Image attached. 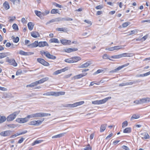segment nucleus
<instances>
[{"mask_svg":"<svg viewBox=\"0 0 150 150\" xmlns=\"http://www.w3.org/2000/svg\"><path fill=\"white\" fill-rule=\"evenodd\" d=\"M61 73L62 72L61 69L58 70L54 72L53 74L54 75H57Z\"/></svg>","mask_w":150,"mask_h":150,"instance_id":"55","label":"nucleus"},{"mask_svg":"<svg viewBox=\"0 0 150 150\" xmlns=\"http://www.w3.org/2000/svg\"><path fill=\"white\" fill-rule=\"evenodd\" d=\"M87 74V73H84L83 74H80L77 75H76L74 76V78L75 79H77L83 77V76H85Z\"/></svg>","mask_w":150,"mask_h":150,"instance_id":"15","label":"nucleus"},{"mask_svg":"<svg viewBox=\"0 0 150 150\" xmlns=\"http://www.w3.org/2000/svg\"><path fill=\"white\" fill-rule=\"evenodd\" d=\"M73 63L76 62L81 60V57H74L72 58Z\"/></svg>","mask_w":150,"mask_h":150,"instance_id":"20","label":"nucleus"},{"mask_svg":"<svg viewBox=\"0 0 150 150\" xmlns=\"http://www.w3.org/2000/svg\"><path fill=\"white\" fill-rule=\"evenodd\" d=\"M106 126L107 125L106 124L102 125L100 128V132H103L105 130Z\"/></svg>","mask_w":150,"mask_h":150,"instance_id":"28","label":"nucleus"},{"mask_svg":"<svg viewBox=\"0 0 150 150\" xmlns=\"http://www.w3.org/2000/svg\"><path fill=\"white\" fill-rule=\"evenodd\" d=\"M91 64V63L90 61H88L85 63L78 66L79 68H86L88 67Z\"/></svg>","mask_w":150,"mask_h":150,"instance_id":"12","label":"nucleus"},{"mask_svg":"<svg viewBox=\"0 0 150 150\" xmlns=\"http://www.w3.org/2000/svg\"><path fill=\"white\" fill-rule=\"evenodd\" d=\"M48 52V51L45 52L43 50H42L40 51V53L42 55H44L46 57V55L47 54Z\"/></svg>","mask_w":150,"mask_h":150,"instance_id":"57","label":"nucleus"},{"mask_svg":"<svg viewBox=\"0 0 150 150\" xmlns=\"http://www.w3.org/2000/svg\"><path fill=\"white\" fill-rule=\"evenodd\" d=\"M26 117L27 120H28V121L29 120V119L30 118H34V114H33L30 115H27Z\"/></svg>","mask_w":150,"mask_h":150,"instance_id":"47","label":"nucleus"},{"mask_svg":"<svg viewBox=\"0 0 150 150\" xmlns=\"http://www.w3.org/2000/svg\"><path fill=\"white\" fill-rule=\"evenodd\" d=\"M16 121L20 123H24L28 122V120H27L26 117L24 118H19L16 119Z\"/></svg>","mask_w":150,"mask_h":150,"instance_id":"7","label":"nucleus"},{"mask_svg":"<svg viewBox=\"0 0 150 150\" xmlns=\"http://www.w3.org/2000/svg\"><path fill=\"white\" fill-rule=\"evenodd\" d=\"M50 43L54 42L56 43H59V41L58 39L56 38H53L51 39L49 41Z\"/></svg>","mask_w":150,"mask_h":150,"instance_id":"29","label":"nucleus"},{"mask_svg":"<svg viewBox=\"0 0 150 150\" xmlns=\"http://www.w3.org/2000/svg\"><path fill=\"white\" fill-rule=\"evenodd\" d=\"M141 135L142 137V139H148L149 138V136L147 133H145V134H141Z\"/></svg>","mask_w":150,"mask_h":150,"instance_id":"26","label":"nucleus"},{"mask_svg":"<svg viewBox=\"0 0 150 150\" xmlns=\"http://www.w3.org/2000/svg\"><path fill=\"white\" fill-rule=\"evenodd\" d=\"M27 46L30 48L37 47L38 46V41H35L33 43L28 45Z\"/></svg>","mask_w":150,"mask_h":150,"instance_id":"9","label":"nucleus"},{"mask_svg":"<svg viewBox=\"0 0 150 150\" xmlns=\"http://www.w3.org/2000/svg\"><path fill=\"white\" fill-rule=\"evenodd\" d=\"M140 101L141 104L146 103V98L140 99Z\"/></svg>","mask_w":150,"mask_h":150,"instance_id":"53","label":"nucleus"},{"mask_svg":"<svg viewBox=\"0 0 150 150\" xmlns=\"http://www.w3.org/2000/svg\"><path fill=\"white\" fill-rule=\"evenodd\" d=\"M137 29H135L132 30H131L129 32L130 33L129 35H131L133 34H136L137 33Z\"/></svg>","mask_w":150,"mask_h":150,"instance_id":"41","label":"nucleus"},{"mask_svg":"<svg viewBox=\"0 0 150 150\" xmlns=\"http://www.w3.org/2000/svg\"><path fill=\"white\" fill-rule=\"evenodd\" d=\"M67 28H57L56 29V30L58 31L67 32Z\"/></svg>","mask_w":150,"mask_h":150,"instance_id":"27","label":"nucleus"},{"mask_svg":"<svg viewBox=\"0 0 150 150\" xmlns=\"http://www.w3.org/2000/svg\"><path fill=\"white\" fill-rule=\"evenodd\" d=\"M66 133H63L56 135L52 137V139H56L62 137V136H64Z\"/></svg>","mask_w":150,"mask_h":150,"instance_id":"18","label":"nucleus"},{"mask_svg":"<svg viewBox=\"0 0 150 150\" xmlns=\"http://www.w3.org/2000/svg\"><path fill=\"white\" fill-rule=\"evenodd\" d=\"M84 150H91V147L90 146L89 144H88L86 147L84 149Z\"/></svg>","mask_w":150,"mask_h":150,"instance_id":"54","label":"nucleus"},{"mask_svg":"<svg viewBox=\"0 0 150 150\" xmlns=\"http://www.w3.org/2000/svg\"><path fill=\"white\" fill-rule=\"evenodd\" d=\"M103 70L101 69H98L97 71H96V72H95L94 74L96 75V74H98L102 72L103 71Z\"/></svg>","mask_w":150,"mask_h":150,"instance_id":"62","label":"nucleus"},{"mask_svg":"<svg viewBox=\"0 0 150 150\" xmlns=\"http://www.w3.org/2000/svg\"><path fill=\"white\" fill-rule=\"evenodd\" d=\"M7 126L9 127L14 128L16 127L17 126L14 124H10L7 125Z\"/></svg>","mask_w":150,"mask_h":150,"instance_id":"49","label":"nucleus"},{"mask_svg":"<svg viewBox=\"0 0 150 150\" xmlns=\"http://www.w3.org/2000/svg\"><path fill=\"white\" fill-rule=\"evenodd\" d=\"M122 148L125 150H129V148L126 146L123 145L122 146Z\"/></svg>","mask_w":150,"mask_h":150,"instance_id":"64","label":"nucleus"},{"mask_svg":"<svg viewBox=\"0 0 150 150\" xmlns=\"http://www.w3.org/2000/svg\"><path fill=\"white\" fill-rule=\"evenodd\" d=\"M130 23L125 22L122 24V27L123 28H125L127 27L130 24Z\"/></svg>","mask_w":150,"mask_h":150,"instance_id":"61","label":"nucleus"},{"mask_svg":"<svg viewBox=\"0 0 150 150\" xmlns=\"http://www.w3.org/2000/svg\"><path fill=\"white\" fill-rule=\"evenodd\" d=\"M48 79L49 78L48 77H45L39 81L41 83H42L48 80Z\"/></svg>","mask_w":150,"mask_h":150,"instance_id":"37","label":"nucleus"},{"mask_svg":"<svg viewBox=\"0 0 150 150\" xmlns=\"http://www.w3.org/2000/svg\"><path fill=\"white\" fill-rule=\"evenodd\" d=\"M51 114L47 113L41 112V117L50 116Z\"/></svg>","mask_w":150,"mask_h":150,"instance_id":"43","label":"nucleus"},{"mask_svg":"<svg viewBox=\"0 0 150 150\" xmlns=\"http://www.w3.org/2000/svg\"><path fill=\"white\" fill-rule=\"evenodd\" d=\"M37 60L38 62L44 66H48L50 65V64L49 63L45 61L43 59L41 58H38Z\"/></svg>","mask_w":150,"mask_h":150,"instance_id":"3","label":"nucleus"},{"mask_svg":"<svg viewBox=\"0 0 150 150\" xmlns=\"http://www.w3.org/2000/svg\"><path fill=\"white\" fill-rule=\"evenodd\" d=\"M13 28L15 30H18V27L17 25L15 23L12 26Z\"/></svg>","mask_w":150,"mask_h":150,"instance_id":"63","label":"nucleus"},{"mask_svg":"<svg viewBox=\"0 0 150 150\" xmlns=\"http://www.w3.org/2000/svg\"><path fill=\"white\" fill-rule=\"evenodd\" d=\"M49 45L46 41H41L38 42V46L40 47H43L45 46H48Z\"/></svg>","mask_w":150,"mask_h":150,"instance_id":"11","label":"nucleus"},{"mask_svg":"<svg viewBox=\"0 0 150 150\" xmlns=\"http://www.w3.org/2000/svg\"><path fill=\"white\" fill-rule=\"evenodd\" d=\"M84 101H81L75 103L73 104V107H75L78 105H81L84 103Z\"/></svg>","mask_w":150,"mask_h":150,"instance_id":"22","label":"nucleus"},{"mask_svg":"<svg viewBox=\"0 0 150 150\" xmlns=\"http://www.w3.org/2000/svg\"><path fill=\"white\" fill-rule=\"evenodd\" d=\"M6 61L8 62L9 64L14 67H16L17 65V63L16 62L14 59H9L8 57L6 58Z\"/></svg>","mask_w":150,"mask_h":150,"instance_id":"5","label":"nucleus"},{"mask_svg":"<svg viewBox=\"0 0 150 150\" xmlns=\"http://www.w3.org/2000/svg\"><path fill=\"white\" fill-rule=\"evenodd\" d=\"M19 113L20 111H18L15 112L9 115L6 118L7 121L9 122L13 121L16 118V116Z\"/></svg>","mask_w":150,"mask_h":150,"instance_id":"1","label":"nucleus"},{"mask_svg":"<svg viewBox=\"0 0 150 150\" xmlns=\"http://www.w3.org/2000/svg\"><path fill=\"white\" fill-rule=\"evenodd\" d=\"M3 6L6 10L9 8L10 6L8 2L5 1L3 4Z\"/></svg>","mask_w":150,"mask_h":150,"instance_id":"24","label":"nucleus"},{"mask_svg":"<svg viewBox=\"0 0 150 150\" xmlns=\"http://www.w3.org/2000/svg\"><path fill=\"white\" fill-rule=\"evenodd\" d=\"M131 131V128L130 127H127L124 129L123 132L125 133H129Z\"/></svg>","mask_w":150,"mask_h":150,"instance_id":"33","label":"nucleus"},{"mask_svg":"<svg viewBox=\"0 0 150 150\" xmlns=\"http://www.w3.org/2000/svg\"><path fill=\"white\" fill-rule=\"evenodd\" d=\"M122 46H116L113 47L114 50H119L122 48Z\"/></svg>","mask_w":150,"mask_h":150,"instance_id":"60","label":"nucleus"},{"mask_svg":"<svg viewBox=\"0 0 150 150\" xmlns=\"http://www.w3.org/2000/svg\"><path fill=\"white\" fill-rule=\"evenodd\" d=\"M36 86L34 82L31 83L30 84L26 86V87H32Z\"/></svg>","mask_w":150,"mask_h":150,"instance_id":"52","label":"nucleus"},{"mask_svg":"<svg viewBox=\"0 0 150 150\" xmlns=\"http://www.w3.org/2000/svg\"><path fill=\"white\" fill-rule=\"evenodd\" d=\"M140 82V81L139 80H135L133 82H127L126 83V86L129 85H132L133 84H135L137 83Z\"/></svg>","mask_w":150,"mask_h":150,"instance_id":"21","label":"nucleus"},{"mask_svg":"<svg viewBox=\"0 0 150 150\" xmlns=\"http://www.w3.org/2000/svg\"><path fill=\"white\" fill-rule=\"evenodd\" d=\"M34 118L41 117V112L33 113Z\"/></svg>","mask_w":150,"mask_h":150,"instance_id":"38","label":"nucleus"},{"mask_svg":"<svg viewBox=\"0 0 150 150\" xmlns=\"http://www.w3.org/2000/svg\"><path fill=\"white\" fill-rule=\"evenodd\" d=\"M8 53V52L0 53V59L6 57Z\"/></svg>","mask_w":150,"mask_h":150,"instance_id":"36","label":"nucleus"},{"mask_svg":"<svg viewBox=\"0 0 150 150\" xmlns=\"http://www.w3.org/2000/svg\"><path fill=\"white\" fill-rule=\"evenodd\" d=\"M42 142V141L41 140H36L32 143V145L33 146H34L37 144H38L41 143Z\"/></svg>","mask_w":150,"mask_h":150,"instance_id":"45","label":"nucleus"},{"mask_svg":"<svg viewBox=\"0 0 150 150\" xmlns=\"http://www.w3.org/2000/svg\"><path fill=\"white\" fill-rule=\"evenodd\" d=\"M120 58H121L122 57H132L135 54L132 53H124L121 54H120Z\"/></svg>","mask_w":150,"mask_h":150,"instance_id":"6","label":"nucleus"},{"mask_svg":"<svg viewBox=\"0 0 150 150\" xmlns=\"http://www.w3.org/2000/svg\"><path fill=\"white\" fill-rule=\"evenodd\" d=\"M61 43L64 45H69L70 44L71 41L69 40L62 39L60 40Z\"/></svg>","mask_w":150,"mask_h":150,"instance_id":"10","label":"nucleus"},{"mask_svg":"<svg viewBox=\"0 0 150 150\" xmlns=\"http://www.w3.org/2000/svg\"><path fill=\"white\" fill-rule=\"evenodd\" d=\"M34 54V52H25L24 55L25 56L30 55L33 54Z\"/></svg>","mask_w":150,"mask_h":150,"instance_id":"58","label":"nucleus"},{"mask_svg":"<svg viewBox=\"0 0 150 150\" xmlns=\"http://www.w3.org/2000/svg\"><path fill=\"white\" fill-rule=\"evenodd\" d=\"M6 118L5 116H2L0 115V123L4 122L6 120Z\"/></svg>","mask_w":150,"mask_h":150,"instance_id":"31","label":"nucleus"},{"mask_svg":"<svg viewBox=\"0 0 150 150\" xmlns=\"http://www.w3.org/2000/svg\"><path fill=\"white\" fill-rule=\"evenodd\" d=\"M28 124L29 125H36V120H33L30 121L28 123Z\"/></svg>","mask_w":150,"mask_h":150,"instance_id":"40","label":"nucleus"},{"mask_svg":"<svg viewBox=\"0 0 150 150\" xmlns=\"http://www.w3.org/2000/svg\"><path fill=\"white\" fill-rule=\"evenodd\" d=\"M12 131L11 130H8L4 131H2L0 133V135L3 137H8L10 136Z\"/></svg>","mask_w":150,"mask_h":150,"instance_id":"4","label":"nucleus"},{"mask_svg":"<svg viewBox=\"0 0 150 150\" xmlns=\"http://www.w3.org/2000/svg\"><path fill=\"white\" fill-rule=\"evenodd\" d=\"M31 35L34 38H37L40 36L39 33L37 32H33L31 33Z\"/></svg>","mask_w":150,"mask_h":150,"instance_id":"16","label":"nucleus"},{"mask_svg":"<svg viewBox=\"0 0 150 150\" xmlns=\"http://www.w3.org/2000/svg\"><path fill=\"white\" fill-rule=\"evenodd\" d=\"M59 11L58 9H53L51 11L50 13L51 14H56L58 13Z\"/></svg>","mask_w":150,"mask_h":150,"instance_id":"39","label":"nucleus"},{"mask_svg":"<svg viewBox=\"0 0 150 150\" xmlns=\"http://www.w3.org/2000/svg\"><path fill=\"white\" fill-rule=\"evenodd\" d=\"M59 21H60V17H58L54 19H53L50 20L48 22H47V23H54Z\"/></svg>","mask_w":150,"mask_h":150,"instance_id":"17","label":"nucleus"},{"mask_svg":"<svg viewBox=\"0 0 150 150\" xmlns=\"http://www.w3.org/2000/svg\"><path fill=\"white\" fill-rule=\"evenodd\" d=\"M12 39L13 40V42L15 43H17L19 40V38L18 37L15 38L13 36L12 37Z\"/></svg>","mask_w":150,"mask_h":150,"instance_id":"35","label":"nucleus"},{"mask_svg":"<svg viewBox=\"0 0 150 150\" xmlns=\"http://www.w3.org/2000/svg\"><path fill=\"white\" fill-rule=\"evenodd\" d=\"M78 50V49L77 48H68L65 49L64 50V51L68 53H70L72 52L76 51Z\"/></svg>","mask_w":150,"mask_h":150,"instance_id":"13","label":"nucleus"},{"mask_svg":"<svg viewBox=\"0 0 150 150\" xmlns=\"http://www.w3.org/2000/svg\"><path fill=\"white\" fill-rule=\"evenodd\" d=\"M111 97H108L101 100L92 101V103L95 105H99L103 104L106 102L108 100L111 99Z\"/></svg>","mask_w":150,"mask_h":150,"instance_id":"2","label":"nucleus"},{"mask_svg":"<svg viewBox=\"0 0 150 150\" xmlns=\"http://www.w3.org/2000/svg\"><path fill=\"white\" fill-rule=\"evenodd\" d=\"M54 5L55 6H56V7H58V8H63L64 7H63V6H62V5H61L59 4H58L57 3H55L54 4Z\"/></svg>","mask_w":150,"mask_h":150,"instance_id":"59","label":"nucleus"},{"mask_svg":"<svg viewBox=\"0 0 150 150\" xmlns=\"http://www.w3.org/2000/svg\"><path fill=\"white\" fill-rule=\"evenodd\" d=\"M63 107L66 108H73V104H66L62 105Z\"/></svg>","mask_w":150,"mask_h":150,"instance_id":"44","label":"nucleus"},{"mask_svg":"<svg viewBox=\"0 0 150 150\" xmlns=\"http://www.w3.org/2000/svg\"><path fill=\"white\" fill-rule=\"evenodd\" d=\"M16 18L15 16H13V17H9L8 18V21L9 22H12L13 20H14Z\"/></svg>","mask_w":150,"mask_h":150,"instance_id":"42","label":"nucleus"},{"mask_svg":"<svg viewBox=\"0 0 150 150\" xmlns=\"http://www.w3.org/2000/svg\"><path fill=\"white\" fill-rule=\"evenodd\" d=\"M35 13L36 15L39 17L40 18H41V17L42 16V13H43L42 12H41L40 11H38L37 10H35Z\"/></svg>","mask_w":150,"mask_h":150,"instance_id":"30","label":"nucleus"},{"mask_svg":"<svg viewBox=\"0 0 150 150\" xmlns=\"http://www.w3.org/2000/svg\"><path fill=\"white\" fill-rule=\"evenodd\" d=\"M60 21H72L73 19L69 17L67 18H61L60 17Z\"/></svg>","mask_w":150,"mask_h":150,"instance_id":"19","label":"nucleus"},{"mask_svg":"<svg viewBox=\"0 0 150 150\" xmlns=\"http://www.w3.org/2000/svg\"><path fill=\"white\" fill-rule=\"evenodd\" d=\"M128 125V122L127 121H125L122 122V127L123 128L126 127Z\"/></svg>","mask_w":150,"mask_h":150,"instance_id":"48","label":"nucleus"},{"mask_svg":"<svg viewBox=\"0 0 150 150\" xmlns=\"http://www.w3.org/2000/svg\"><path fill=\"white\" fill-rule=\"evenodd\" d=\"M111 58H113V59H119V58H120V54H118V55L112 56L111 57Z\"/></svg>","mask_w":150,"mask_h":150,"instance_id":"56","label":"nucleus"},{"mask_svg":"<svg viewBox=\"0 0 150 150\" xmlns=\"http://www.w3.org/2000/svg\"><path fill=\"white\" fill-rule=\"evenodd\" d=\"M45 119L44 118H42L40 120H39L37 121L36 120V125H38L41 124L44 121Z\"/></svg>","mask_w":150,"mask_h":150,"instance_id":"34","label":"nucleus"},{"mask_svg":"<svg viewBox=\"0 0 150 150\" xmlns=\"http://www.w3.org/2000/svg\"><path fill=\"white\" fill-rule=\"evenodd\" d=\"M43 96H54V92H48L43 94Z\"/></svg>","mask_w":150,"mask_h":150,"instance_id":"32","label":"nucleus"},{"mask_svg":"<svg viewBox=\"0 0 150 150\" xmlns=\"http://www.w3.org/2000/svg\"><path fill=\"white\" fill-rule=\"evenodd\" d=\"M103 58L104 59H109L110 60H112L109 58V56L107 54H104L103 56Z\"/></svg>","mask_w":150,"mask_h":150,"instance_id":"50","label":"nucleus"},{"mask_svg":"<svg viewBox=\"0 0 150 150\" xmlns=\"http://www.w3.org/2000/svg\"><path fill=\"white\" fill-rule=\"evenodd\" d=\"M28 26L29 29L30 30H31L33 29L34 25L33 24V23L32 22H30L28 23Z\"/></svg>","mask_w":150,"mask_h":150,"instance_id":"25","label":"nucleus"},{"mask_svg":"<svg viewBox=\"0 0 150 150\" xmlns=\"http://www.w3.org/2000/svg\"><path fill=\"white\" fill-rule=\"evenodd\" d=\"M65 92L64 91H59L54 92V96H58L60 95H63L65 94Z\"/></svg>","mask_w":150,"mask_h":150,"instance_id":"23","label":"nucleus"},{"mask_svg":"<svg viewBox=\"0 0 150 150\" xmlns=\"http://www.w3.org/2000/svg\"><path fill=\"white\" fill-rule=\"evenodd\" d=\"M129 63H128L125 64H124L122 66H119L117 68H116L114 70H113L112 71V72H116L119 70H120L122 68L128 66V65H129Z\"/></svg>","mask_w":150,"mask_h":150,"instance_id":"8","label":"nucleus"},{"mask_svg":"<svg viewBox=\"0 0 150 150\" xmlns=\"http://www.w3.org/2000/svg\"><path fill=\"white\" fill-rule=\"evenodd\" d=\"M64 61L68 63H73V61H72V58L70 59H66Z\"/></svg>","mask_w":150,"mask_h":150,"instance_id":"46","label":"nucleus"},{"mask_svg":"<svg viewBox=\"0 0 150 150\" xmlns=\"http://www.w3.org/2000/svg\"><path fill=\"white\" fill-rule=\"evenodd\" d=\"M46 57L48 59H55L56 58L55 56L50 54L49 52H48L47 54L46 55Z\"/></svg>","mask_w":150,"mask_h":150,"instance_id":"14","label":"nucleus"},{"mask_svg":"<svg viewBox=\"0 0 150 150\" xmlns=\"http://www.w3.org/2000/svg\"><path fill=\"white\" fill-rule=\"evenodd\" d=\"M140 116L139 115H137L135 114L133 115L131 118V120H132V119H137L139 118Z\"/></svg>","mask_w":150,"mask_h":150,"instance_id":"51","label":"nucleus"}]
</instances>
